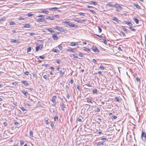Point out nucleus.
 <instances>
[{"mask_svg": "<svg viewBox=\"0 0 146 146\" xmlns=\"http://www.w3.org/2000/svg\"><path fill=\"white\" fill-rule=\"evenodd\" d=\"M114 7H115L117 9H121L122 8V7L117 3H116L114 4Z\"/></svg>", "mask_w": 146, "mask_h": 146, "instance_id": "9b49d317", "label": "nucleus"}, {"mask_svg": "<svg viewBox=\"0 0 146 146\" xmlns=\"http://www.w3.org/2000/svg\"><path fill=\"white\" fill-rule=\"evenodd\" d=\"M6 18L5 17H3L2 18L0 19V21H4L6 20Z\"/></svg>", "mask_w": 146, "mask_h": 146, "instance_id": "473e14b6", "label": "nucleus"}, {"mask_svg": "<svg viewBox=\"0 0 146 146\" xmlns=\"http://www.w3.org/2000/svg\"><path fill=\"white\" fill-rule=\"evenodd\" d=\"M136 80L137 82H140V80L139 78L138 77H137L136 78Z\"/></svg>", "mask_w": 146, "mask_h": 146, "instance_id": "e2e57ef3", "label": "nucleus"}, {"mask_svg": "<svg viewBox=\"0 0 146 146\" xmlns=\"http://www.w3.org/2000/svg\"><path fill=\"white\" fill-rule=\"evenodd\" d=\"M21 82L24 85L26 86H27L29 85L26 80L23 81Z\"/></svg>", "mask_w": 146, "mask_h": 146, "instance_id": "f3484780", "label": "nucleus"}, {"mask_svg": "<svg viewBox=\"0 0 146 146\" xmlns=\"http://www.w3.org/2000/svg\"><path fill=\"white\" fill-rule=\"evenodd\" d=\"M14 124L15 126H16L17 127H19L20 126V123L18 122H14Z\"/></svg>", "mask_w": 146, "mask_h": 146, "instance_id": "a878e982", "label": "nucleus"}, {"mask_svg": "<svg viewBox=\"0 0 146 146\" xmlns=\"http://www.w3.org/2000/svg\"><path fill=\"white\" fill-rule=\"evenodd\" d=\"M128 24V25L129 27H133V25L131 22H130Z\"/></svg>", "mask_w": 146, "mask_h": 146, "instance_id": "09e8293b", "label": "nucleus"}, {"mask_svg": "<svg viewBox=\"0 0 146 146\" xmlns=\"http://www.w3.org/2000/svg\"><path fill=\"white\" fill-rule=\"evenodd\" d=\"M77 45H78V44H77ZM70 45L72 46H75L76 45V44L75 43V42H71L70 44Z\"/></svg>", "mask_w": 146, "mask_h": 146, "instance_id": "aec40b11", "label": "nucleus"}, {"mask_svg": "<svg viewBox=\"0 0 146 146\" xmlns=\"http://www.w3.org/2000/svg\"><path fill=\"white\" fill-rule=\"evenodd\" d=\"M99 68L101 69L102 70H104L105 69L104 67L102 66H101L99 67Z\"/></svg>", "mask_w": 146, "mask_h": 146, "instance_id": "8fccbe9b", "label": "nucleus"}, {"mask_svg": "<svg viewBox=\"0 0 146 146\" xmlns=\"http://www.w3.org/2000/svg\"><path fill=\"white\" fill-rule=\"evenodd\" d=\"M36 51L38 52L39 50L40 49L39 46H38V44L37 43L36 45Z\"/></svg>", "mask_w": 146, "mask_h": 146, "instance_id": "dca6fc26", "label": "nucleus"}, {"mask_svg": "<svg viewBox=\"0 0 146 146\" xmlns=\"http://www.w3.org/2000/svg\"><path fill=\"white\" fill-rule=\"evenodd\" d=\"M21 92L26 97H27V96L29 95L28 93L27 92L25 91L24 90H23L21 91Z\"/></svg>", "mask_w": 146, "mask_h": 146, "instance_id": "1a4fd4ad", "label": "nucleus"}, {"mask_svg": "<svg viewBox=\"0 0 146 146\" xmlns=\"http://www.w3.org/2000/svg\"><path fill=\"white\" fill-rule=\"evenodd\" d=\"M56 62L58 64H60V62L59 59H57L56 60Z\"/></svg>", "mask_w": 146, "mask_h": 146, "instance_id": "c03bdc74", "label": "nucleus"}, {"mask_svg": "<svg viewBox=\"0 0 146 146\" xmlns=\"http://www.w3.org/2000/svg\"><path fill=\"white\" fill-rule=\"evenodd\" d=\"M91 49L93 50L95 52H98L99 51L98 48L96 46L93 45L91 48Z\"/></svg>", "mask_w": 146, "mask_h": 146, "instance_id": "7ed1b4c3", "label": "nucleus"}, {"mask_svg": "<svg viewBox=\"0 0 146 146\" xmlns=\"http://www.w3.org/2000/svg\"><path fill=\"white\" fill-rule=\"evenodd\" d=\"M89 11H91L92 13H96V12H95V11L92 10H89Z\"/></svg>", "mask_w": 146, "mask_h": 146, "instance_id": "052dcab7", "label": "nucleus"}, {"mask_svg": "<svg viewBox=\"0 0 146 146\" xmlns=\"http://www.w3.org/2000/svg\"><path fill=\"white\" fill-rule=\"evenodd\" d=\"M20 108L21 109L23 112L26 111V110L23 107L21 108Z\"/></svg>", "mask_w": 146, "mask_h": 146, "instance_id": "6e6d98bb", "label": "nucleus"}, {"mask_svg": "<svg viewBox=\"0 0 146 146\" xmlns=\"http://www.w3.org/2000/svg\"><path fill=\"white\" fill-rule=\"evenodd\" d=\"M92 61L94 63H95V64H96L97 63L96 62H97V61L95 59H93Z\"/></svg>", "mask_w": 146, "mask_h": 146, "instance_id": "13d9d810", "label": "nucleus"}, {"mask_svg": "<svg viewBox=\"0 0 146 146\" xmlns=\"http://www.w3.org/2000/svg\"><path fill=\"white\" fill-rule=\"evenodd\" d=\"M134 6L135 7L137 8V9H140V7H139V6L138 5H137V4H134Z\"/></svg>", "mask_w": 146, "mask_h": 146, "instance_id": "2f4dec72", "label": "nucleus"}, {"mask_svg": "<svg viewBox=\"0 0 146 146\" xmlns=\"http://www.w3.org/2000/svg\"><path fill=\"white\" fill-rule=\"evenodd\" d=\"M115 99L116 101L118 102H119L120 101V99L117 97H115Z\"/></svg>", "mask_w": 146, "mask_h": 146, "instance_id": "e433bc0d", "label": "nucleus"}, {"mask_svg": "<svg viewBox=\"0 0 146 146\" xmlns=\"http://www.w3.org/2000/svg\"><path fill=\"white\" fill-rule=\"evenodd\" d=\"M39 46L40 47V50L42 49V47H43V44H40Z\"/></svg>", "mask_w": 146, "mask_h": 146, "instance_id": "69168bd1", "label": "nucleus"}, {"mask_svg": "<svg viewBox=\"0 0 146 146\" xmlns=\"http://www.w3.org/2000/svg\"><path fill=\"white\" fill-rule=\"evenodd\" d=\"M124 22L125 23V24H127V25H128V24L129 23V21H125Z\"/></svg>", "mask_w": 146, "mask_h": 146, "instance_id": "bf43d9fd", "label": "nucleus"}, {"mask_svg": "<svg viewBox=\"0 0 146 146\" xmlns=\"http://www.w3.org/2000/svg\"><path fill=\"white\" fill-rule=\"evenodd\" d=\"M32 27V25L29 24H25L23 26V28H30Z\"/></svg>", "mask_w": 146, "mask_h": 146, "instance_id": "0eeeda50", "label": "nucleus"}, {"mask_svg": "<svg viewBox=\"0 0 146 146\" xmlns=\"http://www.w3.org/2000/svg\"><path fill=\"white\" fill-rule=\"evenodd\" d=\"M98 31L100 33L102 32V29L100 27L98 26Z\"/></svg>", "mask_w": 146, "mask_h": 146, "instance_id": "ea45409f", "label": "nucleus"}, {"mask_svg": "<svg viewBox=\"0 0 146 146\" xmlns=\"http://www.w3.org/2000/svg\"><path fill=\"white\" fill-rule=\"evenodd\" d=\"M25 18L21 17H20L19 18V19L20 20H24Z\"/></svg>", "mask_w": 146, "mask_h": 146, "instance_id": "a18cd8bd", "label": "nucleus"}, {"mask_svg": "<svg viewBox=\"0 0 146 146\" xmlns=\"http://www.w3.org/2000/svg\"><path fill=\"white\" fill-rule=\"evenodd\" d=\"M36 21L38 22H43L45 21V20L43 18H38L36 19Z\"/></svg>", "mask_w": 146, "mask_h": 146, "instance_id": "423d86ee", "label": "nucleus"}, {"mask_svg": "<svg viewBox=\"0 0 146 146\" xmlns=\"http://www.w3.org/2000/svg\"><path fill=\"white\" fill-rule=\"evenodd\" d=\"M106 6L114 7V4H110L109 3H108L106 4Z\"/></svg>", "mask_w": 146, "mask_h": 146, "instance_id": "c85d7f7f", "label": "nucleus"}, {"mask_svg": "<svg viewBox=\"0 0 146 146\" xmlns=\"http://www.w3.org/2000/svg\"><path fill=\"white\" fill-rule=\"evenodd\" d=\"M30 135L31 137H33V133L32 131H30Z\"/></svg>", "mask_w": 146, "mask_h": 146, "instance_id": "de8ad7c7", "label": "nucleus"}, {"mask_svg": "<svg viewBox=\"0 0 146 146\" xmlns=\"http://www.w3.org/2000/svg\"><path fill=\"white\" fill-rule=\"evenodd\" d=\"M97 89H94L93 91V92L94 94H96L97 93Z\"/></svg>", "mask_w": 146, "mask_h": 146, "instance_id": "c9c22d12", "label": "nucleus"}, {"mask_svg": "<svg viewBox=\"0 0 146 146\" xmlns=\"http://www.w3.org/2000/svg\"><path fill=\"white\" fill-rule=\"evenodd\" d=\"M141 137H142V140L143 141L145 142L146 141V134L145 132L142 131Z\"/></svg>", "mask_w": 146, "mask_h": 146, "instance_id": "f03ea898", "label": "nucleus"}, {"mask_svg": "<svg viewBox=\"0 0 146 146\" xmlns=\"http://www.w3.org/2000/svg\"><path fill=\"white\" fill-rule=\"evenodd\" d=\"M44 15H40L38 16L37 17H38L44 18Z\"/></svg>", "mask_w": 146, "mask_h": 146, "instance_id": "864d4df0", "label": "nucleus"}, {"mask_svg": "<svg viewBox=\"0 0 146 146\" xmlns=\"http://www.w3.org/2000/svg\"><path fill=\"white\" fill-rule=\"evenodd\" d=\"M47 30L48 31L50 32V33H55V32L54 31H53L50 28H49Z\"/></svg>", "mask_w": 146, "mask_h": 146, "instance_id": "bb28decb", "label": "nucleus"}, {"mask_svg": "<svg viewBox=\"0 0 146 146\" xmlns=\"http://www.w3.org/2000/svg\"><path fill=\"white\" fill-rule=\"evenodd\" d=\"M76 50L75 49L72 48L68 49L67 50L68 51H69L73 52H75Z\"/></svg>", "mask_w": 146, "mask_h": 146, "instance_id": "2eb2a0df", "label": "nucleus"}, {"mask_svg": "<svg viewBox=\"0 0 146 146\" xmlns=\"http://www.w3.org/2000/svg\"><path fill=\"white\" fill-rule=\"evenodd\" d=\"M72 55H73V56L74 57V58H75V59L78 58V57L77 56H75L74 54H73Z\"/></svg>", "mask_w": 146, "mask_h": 146, "instance_id": "0e129e2a", "label": "nucleus"}, {"mask_svg": "<svg viewBox=\"0 0 146 146\" xmlns=\"http://www.w3.org/2000/svg\"><path fill=\"white\" fill-rule=\"evenodd\" d=\"M33 14L28 13L27 14V16L28 17H30L33 16Z\"/></svg>", "mask_w": 146, "mask_h": 146, "instance_id": "49530a36", "label": "nucleus"}, {"mask_svg": "<svg viewBox=\"0 0 146 146\" xmlns=\"http://www.w3.org/2000/svg\"><path fill=\"white\" fill-rule=\"evenodd\" d=\"M60 106H61L62 110L63 111H64L65 110L64 108H65V104L64 103H63L62 104H60Z\"/></svg>", "mask_w": 146, "mask_h": 146, "instance_id": "ddd939ff", "label": "nucleus"}, {"mask_svg": "<svg viewBox=\"0 0 146 146\" xmlns=\"http://www.w3.org/2000/svg\"><path fill=\"white\" fill-rule=\"evenodd\" d=\"M52 37L54 40H57L58 38V37L57 36V35H53L52 36Z\"/></svg>", "mask_w": 146, "mask_h": 146, "instance_id": "6ab92c4d", "label": "nucleus"}, {"mask_svg": "<svg viewBox=\"0 0 146 146\" xmlns=\"http://www.w3.org/2000/svg\"><path fill=\"white\" fill-rule=\"evenodd\" d=\"M102 42H103L105 44H107V42L105 39H103V41H102Z\"/></svg>", "mask_w": 146, "mask_h": 146, "instance_id": "37998d69", "label": "nucleus"}, {"mask_svg": "<svg viewBox=\"0 0 146 146\" xmlns=\"http://www.w3.org/2000/svg\"><path fill=\"white\" fill-rule=\"evenodd\" d=\"M56 96H54L52 99V101L54 104H56Z\"/></svg>", "mask_w": 146, "mask_h": 146, "instance_id": "39448f33", "label": "nucleus"}, {"mask_svg": "<svg viewBox=\"0 0 146 146\" xmlns=\"http://www.w3.org/2000/svg\"><path fill=\"white\" fill-rule=\"evenodd\" d=\"M104 142H99L97 144V146H103L104 145Z\"/></svg>", "mask_w": 146, "mask_h": 146, "instance_id": "f8f14e48", "label": "nucleus"}, {"mask_svg": "<svg viewBox=\"0 0 146 146\" xmlns=\"http://www.w3.org/2000/svg\"><path fill=\"white\" fill-rule=\"evenodd\" d=\"M121 33L122 34L124 37L126 36V35L123 32V31L121 32Z\"/></svg>", "mask_w": 146, "mask_h": 146, "instance_id": "4d7b16f0", "label": "nucleus"}, {"mask_svg": "<svg viewBox=\"0 0 146 146\" xmlns=\"http://www.w3.org/2000/svg\"><path fill=\"white\" fill-rule=\"evenodd\" d=\"M59 8L55 7L52 8H50L48 9L49 10H52V9H58Z\"/></svg>", "mask_w": 146, "mask_h": 146, "instance_id": "72a5a7b5", "label": "nucleus"}, {"mask_svg": "<svg viewBox=\"0 0 146 146\" xmlns=\"http://www.w3.org/2000/svg\"><path fill=\"white\" fill-rule=\"evenodd\" d=\"M89 4H94V5H96L97 4V3L96 2L94 1H91L89 2Z\"/></svg>", "mask_w": 146, "mask_h": 146, "instance_id": "4be33fe9", "label": "nucleus"}, {"mask_svg": "<svg viewBox=\"0 0 146 146\" xmlns=\"http://www.w3.org/2000/svg\"><path fill=\"white\" fill-rule=\"evenodd\" d=\"M122 29L126 33H127L129 31L127 29L125 28L124 26H122Z\"/></svg>", "mask_w": 146, "mask_h": 146, "instance_id": "5701e85b", "label": "nucleus"}, {"mask_svg": "<svg viewBox=\"0 0 146 146\" xmlns=\"http://www.w3.org/2000/svg\"><path fill=\"white\" fill-rule=\"evenodd\" d=\"M117 117L115 115H113L112 116V119H116L117 118Z\"/></svg>", "mask_w": 146, "mask_h": 146, "instance_id": "5fc2aeb1", "label": "nucleus"}, {"mask_svg": "<svg viewBox=\"0 0 146 146\" xmlns=\"http://www.w3.org/2000/svg\"><path fill=\"white\" fill-rule=\"evenodd\" d=\"M133 19L137 24H139V21L137 19L135 18H133Z\"/></svg>", "mask_w": 146, "mask_h": 146, "instance_id": "a211bd4d", "label": "nucleus"}, {"mask_svg": "<svg viewBox=\"0 0 146 146\" xmlns=\"http://www.w3.org/2000/svg\"><path fill=\"white\" fill-rule=\"evenodd\" d=\"M31 47H29L27 50V52H30L31 51Z\"/></svg>", "mask_w": 146, "mask_h": 146, "instance_id": "79ce46f5", "label": "nucleus"}, {"mask_svg": "<svg viewBox=\"0 0 146 146\" xmlns=\"http://www.w3.org/2000/svg\"><path fill=\"white\" fill-rule=\"evenodd\" d=\"M78 55L80 57H82L83 56V54L81 53H79Z\"/></svg>", "mask_w": 146, "mask_h": 146, "instance_id": "680f3d73", "label": "nucleus"}, {"mask_svg": "<svg viewBox=\"0 0 146 146\" xmlns=\"http://www.w3.org/2000/svg\"><path fill=\"white\" fill-rule=\"evenodd\" d=\"M67 25H68L69 26L72 27H74L75 28H77L78 27V26H77L75 24H74L72 23H68V24H67Z\"/></svg>", "mask_w": 146, "mask_h": 146, "instance_id": "20e7f679", "label": "nucleus"}, {"mask_svg": "<svg viewBox=\"0 0 146 146\" xmlns=\"http://www.w3.org/2000/svg\"><path fill=\"white\" fill-rule=\"evenodd\" d=\"M58 116H56L54 117V120L55 121H57L58 120Z\"/></svg>", "mask_w": 146, "mask_h": 146, "instance_id": "f704fd0d", "label": "nucleus"}, {"mask_svg": "<svg viewBox=\"0 0 146 146\" xmlns=\"http://www.w3.org/2000/svg\"><path fill=\"white\" fill-rule=\"evenodd\" d=\"M52 51L54 52H55L57 53H58L60 52V51L58 50H57L56 49H53L52 50Z\"/></svg>", "mask_w": 146, "mask_h": 146, "instance_id": "412c9836", "label": "nucleus"}, {"mask_svg": "<svg viewBox=\"0 0 146 146\" xmlns=\"http://www.w3.org/2000/svg\"><path fill=\"white\" fill-rule=\"evenodd\" d=\"M58 48L60 50H62L63 49V47L61 44H60L58 46Z\"/></svg>", "mask_w": 146, "mask_h": 146, "instance_id": "a19ab883", "label": "nucleus"}, {"mask_svg": "<svg viewBox=\"0 0 146 146\" xmlns=\"http://www.w3.org/2000/svg\"><path fill=\"white\" fill-rule=\"evenodd\" d=\"M79 15H80L81 16H85V15L84 14V13H83L80 12L79 13Z\"/></svg>", "mask_w": 146, "mask_h": 146, "instance_id": "774afa93", "label": "nucleus"}, {"mask_svg": "<svg viewBox=\"0 0 146 146\" xmlns=\"http://www.w3.org/2000/svg\"><path fill=\"white\" fill-rule=\"evenodd\" d=\"M84 51H86L88 53H89L91 51V50L90 49H89L88 48H86L84 49Z\"/></svg>", "mask_w": 146, "mask_h": 146, "instance_id": "393cba45", "label": "nucleus"}, {"mask_svg": "<svg viewBox=\"0 0 146 146\" xmlns=\"http://www.w3.org/2000/svg\"><path fill=\"white\" fill-rule=\"evenodd\" d=\"M10 23V25H15V23L13 22L12 21H10L9 22Z\"/></svg>", "mask_w": 146, "mask_h": 146, "instance_id": "7c9ffc66", "label": "nucleus"}, {"mask_svg": "<svg viewBox=\"0 0 146 146\" xmlns=\"http://www.w3.org/2000/svg\"><path fill=\"white\" fill-rule=\"evenodd\" d=\"M87 86L89 87H91L92 86L90 84H86L85 85H84L83 86Z\"/></svg>", "mask_w": 146, "mask_h": 146, "instance_id": "603ef678", "label": "nucleus"}, {"mask_svg": "<svg viewBox=\"0 0 146 146\" xmlns=\"http://www.w3.org/2000/svg\"><path fill=\"white\" fill-rule=\"evenodd\" d=\"M46 19H49L51 20H54V19L52 17H51L48 16H46Z\"/></svg>", "mask_w": 146, "mask_h": 146, "instance_id": "b1692460", "label": "nucleus"}, {"mask_svg": "<svg viewBox=\"0 0 146 146\" xmlns=\"http://www.w3.org/2000/svg\"><path fill=\"white\" fill-rule=\"evenodd\" d=\"M60 76L62 77L64 75V74H65V71H63L62 70H60Z\"/></svg>", "mask_w": 146, "mask_h": 146, "instance_id": "4468645a", "label": "nucleus"}, {"mask_svg": "<svg viewBox=\"0 0 146 146\" xmlns=\"http://www.w3.org/2000/svg\"><path fill=\"white\" fill-rule=\"evenodd\" d=\"M129 28L130 29L134 31H136V29H134L132 27H129Z\"/></svg>", "mask_w": 146, "mask_h": 146, "instance_id": "4c0bfd02", "label": "nucleus"}, {"mask_svg": "<svg viewBox=\"0 0 146 146\" xmlns=\"http://www.w3.org/2000/svg\"><path fill=\"white\" fill-rule=\"evenodd\" d=\"M74 21L75 22H77L78 23H82V21L80 20H75Z\"/></svg>", "mask_w": 146, "mask_h": 146, "instance_id": "3c124183", "label": "nucleus"}, {"mask_svg": "<svg viewBox=\"0 0 146 146\" xmlns=\"http://www.w3.org/2000/svg\"><path fill=\"white\" fill-rule=\"evenodd\" d=\"M11 42L12 43H19L20 42L18 40H15L14 39H11Z\"/></svg>", "mask_w": 146, "mask_h": 146, "instance_id": "9d476101", "label": "nucleus"}, {"mask_svg": "<svg viewBox=\"0 0 146 146\" xmlns=\"http://www.w3.org/2000/svg\"><path fill=\"white\" fill-rule=\"evenodd\" d=\"M111 20L113 21H115L118 23H119L120 22H121L120 20H119L117 18L115 17H113L111 19Z\"/></svg>", "mask_w": 146, "mask_h": 146, "instance_id": "6e6552de", "label": "nucleus"}, {"mask_svg": "<svg viewBox=\"0 0 146 146\" xmlns=\"http://www.w3.org/2000/svg\"><path fill=\"white\" fill-rule=\"evenodd\" d=\"M41 13H45L46 14H48L49 12L47 11H41Z\"/></svg>", "mask_w": 146, "mask_h": 146, "instance_id": "c756f323", "label": "nucleus"}, {"mask_svg": "<svg viewBox=\"0 0 146 146\" xmlns=\"http://www.w3.org/2000/svg\"><path fill=\"white\" fill-rule=\"evenodd\" d=\"M39 58H41L42 59H44V57L42 56H39L38 58L37 59L39 60Z\"/></svg>", "mask_w": 146, "mask_h": 146, "instance_id": "58836bf2", "label": "nucleus"}, {"mask_svg": "<svg viewBox=\"0 0 146 146\" xmlns=\"http://www.w3.org/2000/svg\"><path fill=\"white\" fill-rule=\"evenodd\" d=\"M42 66H44L46 67H47L48 66V64H42Z\"/></svg>", "mask_w": 146, "mask_h": 146, "instance_id": "338daca9", "label": "nucleus"}, {"mask_svg": "<svg viewBox=\"0 0 146 146\" xmlns=\"http://www.w3.org/2000/svg\"><path fill=\"white\" fill-rule=\"evenodd\" d=\"M54 28L57 29L58 31L60 32H63L64 33H66L67 32V30L65 29H63L62 28L58 26H55Z\"/></svg>", "mask_w": 146, "mask_h": 146, "instance_id": "f257e3e1", "label": "nucleus"}, {"mask_svg": "<svg viewBox=\"0 0 146 146\" xmlns=\"http://www.w3.org/2000/svg\"><path fill=\"white\" fill-rule=\"evenodd\" d=\"M92 100L90 99H88L87 100V102L89 103H91L92 104Z\"/></svg>", "mask_w": 146, "mask_h": 146, "instance_id": "cd10ccee", "label": "nucleus"}]
</instances>
